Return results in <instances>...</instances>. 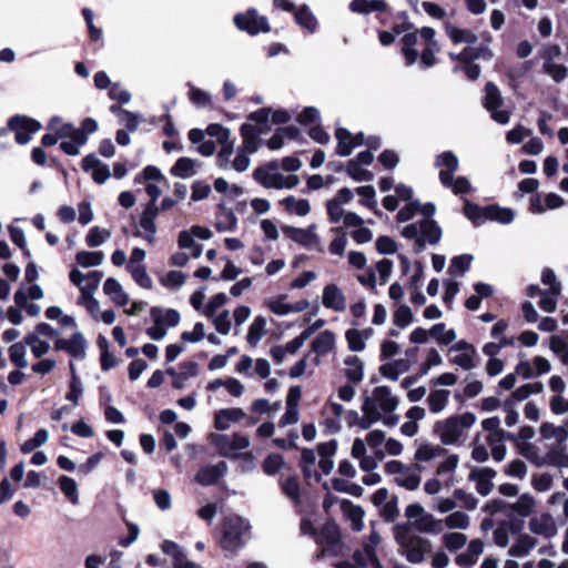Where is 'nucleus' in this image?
I'll return each instance as SVG.
<instances>
[{
    "mask_svg": "<svg viewBox=\"0 0 568 568\" xmlns=\"http://www.w3.org/2000/svg\"><path fill=\"white\" fill-rule=\"evenodd\" d=\"M245 416L246 414L242 408H223L215 413L214 426L217 430H226L232 423H239Z\"/></svg>",
    "mask_w": 568,
    "mask_h": 568,
    "instance_id": "nucleus-29",
    "label": "nucleus"
},
{
    "mask_svg": "<svg viewBox=\"0 0 568 568\" xmlns=\"http://www.w3.org/2000/svg\"><path fill=\"white\" fill-rule=\"evenodd\" d=\"M345 339L351 352L358 353L366 348V341L359 333V329L356 328V326L345 332Z\"/></svg>",
    "mask_w": 568,
    "mask_h": 568,
    "instance_id": "nucleus-61",
    "label": "nucleus"
},
{
    "mask_svg": "<svg viewBox=\"0 0 568 568\" xmlns=\"http://www.w3.org/2000/svg\"><path fill=\"white\" fill-rule=\"evenodd\" d=\"M335 334L326 329L314 338L311 347L318 356H324L335 348Z\"/></svg>",
    "mask_w": 568,
    "mask_h": 568,
    "instance_id": "nucleus-43",
    "label": "nucleus"
},
{
    "mask_svg": "<svg viewBox=\"0 0 568 568\" xmlns=\"http://www.w3.org/2000/svg\"><path fill=\"white\" fill-rule=\"evenodd\" d=\"M495 477L496 471L489 467L475 468L469 474V479L475 481L476 491L480 496H488L491 493Z\"/></svg>",
    "mask_w": 568,
    "mask_h": 568,
    "instance_id": "nucleus-22",
    "label": "nucleus"
},
{
    "mask_svg": "<svg viewBox=\"0 0 568 568\" xmlns=\"http://www.w3.org/2000/svg\"><path fill=\"white\" fill-rule=\"evenodd\" d=\"M255 180L267 189H293L300 184L297 175H283L280 172L267 173L266 171H254Z\"/></svg>",
    "mask_w": 568,
    "mask_h": 568,
    "instance_id": "nucleus-14",
    "label": "nucleus"
},
{
    "mask_svg": "<svg viewBox=\"0 0 568 568\" xmlns=\"http://www.w3.org/2000/svg\"><path fill=\"white\" fill-rule=\"evenodd\" d=\"M393 532L398 552L410 564H422L432 550L430 540L417 534L408 524L396 525Z\"/></svg>",
    "mask_w": 568,
    "mask_h": 568,
    "instance_id": "nucleus-2",
    "label": "nucleus"
},
{
    "mask_svg": "<svg viewBox=\"0 0 568 568\" xmlns=\"http://www.w3.org/2000/svg\"><path fill=\"white\" fill-rule=\"evenodd\" d=\"M422 232L419 242L436 244L442 239V229L433 220L424 219L420 221Z\"/></svg>",
    "mask_w": 568,
    "mask_h": 568,
    "instance_id": "nucleus-48",
    "label": "nucleus"
},
{
    "mask_svg": "<svg viewBox=\"0 0 568 568\" xmlns=\"http://www.w3.org/2000/svg\"><path fill=\"white\" fill-rule=\"evenodd\" d=\"M283 233L290 240L298 243L303 246H317L320 244V237L316 234V225L312 224L306 229H298L290 225L282 227Z\"/></svg>",
    "mask_w": 568,
    "mask_h": 568,
    "instance_id": "nucleus-17",
    "label": "nucleus"
},
{
    "mask_svg": "<svg viewBox=\"0 0 568 568\" xmlns=\"http://www.w3.org/2000/svg\"><path fill=\"white\" fill-rule=\"evenodd\" d=\"M559 294L560 285H554L548 291L542 292L539 301V307L547 313L555 312Z\"/></svg>",
    "mask_w": 568,
    "mask_h": 568,
    "instance_id": "nucleus-56",
    "label": "nucleus"
},
{
    "mask_svg": "<svg viewBox=\"0 0 568 568\" xmlns=\"http://www.w3.org/2000/svg\"><path fill=\"white\" fill-rule=\"evenodd\" d=\"M449 395H450L449 390H446V389H437V388L432 389L427 397V404H428L429 410L433 414L442 413L448 404Z\"/></svg>",
    "mask_w": 568,
    "mask_h": 568,
    "instance_id": "nucleus-47",
    "label": "nucleus"
},
{
    "mask_svg": "<svg viewBox=\"0 0 568 568\" xmlns=\"http://www.w3.org/2000/svg\"><path fill=\"white\" fill-rule=\"evenodd\" d=\"M59 487L63 495L68 498V500L72 505H77L79 503V493H78V484L77 481L68 476H61L58 479Z\"/></svg>",
    "mask_w": 568,
    "mask_h": 568,
    "instance_id": "nucleus-55",
    "label": "nucleus"
},
{
    "mask_svg": "<svg viewBox=\"0 0 568 568\" xmlns=\"http://www.w3.org/2000/svg\"><path fill=\"white\" fill-rule=\"evenodd\" d=\"M341 509L343 510L346 518L351 521L352 528L356 531H361L364 527V510L359 506H355L347 499L341 500Z\"/></svg>",
    "mask_w": 568,
    "mask_h": 568,
    "instance_id": "nucleus-42",
    "label": "nucleus"
},
{
    "mask_svg": "<svg viewBox=\"0 0 568 568\" xmlns=\"http://www.w3.org/2000/svg\"><path fill=\"white\" fill-rule=\"evenodd\" d=\"M49 439V432L44 428L39 429L34 436L28 440H26L21 446L20 450L23 454H29L36 448L44 445Z\"/></svg>",
    "mask_w": 568,
    "mask_h": 568,
    "instance_id": "nucleus-64",
    "label": "nucleus"
},
{
    "mask_svg": "<svg viewBox=\"0 0 568 568\" xmlns=\"http://www.w3.org/2000/svg\"><path fill=\"white\" fill-rule=\"evenodd\" d=\"M337 140L336 152L341 156H348L353 150L365 143L364 134H352L348 130L339 128L335 133Z\"/></svg>",
    "mask_w": 568,
    "mask_h": 568,
    "instance_id": "nucleus-19",
    "label": "nucleus"
},
{
    "mask_svg": "<svg viewBox=\"0 0 568 568\" xmlns=\"http://www.w3.org/2000/svg\"><path fill=\"white\" fill-rule=\"evenodd\" d=\"M385 471L393 476L394 481L407 490H416L422 481V466L418 464L406 465L399 460H389L384 466Z\"/></svg>",
    "mask_w": 568,
    "mask_h": 568,
    "instance_id": "nucleus-5",
    "label": "nucleus"
},
{
    "mask_svg": "<svg viewBox=\"0 0 568 568\" xmlns=\"http://www.w3.org/2000/svg\"><path fill=\"white\" fill-rule=\"evenodd\" d=\"M75 261L84 268L99 266L104 261V253L101 251H80L75 255Z\"/></svg>",
    "mask_w": 568,
    "mask_h": 568,
    "instance_id": "nucleus-53",
    "label": "nucleus"
},
{
    "mask_svg": "<svg viewBox=\"0 0 568 568\" xmlns=\"http://www.w3.org/2000/svg\"><path fill=\"white\" fill-rule=\"evenodd\" d=\"M538 540L530 534H519L515 542L508 549V556L523 558L528 556L537 546Z\"/></svg>",
    "mask_w": 568,
    "mask_h": 568,
    "instance_id": "nucleus-30",
    "label": "nucleus"
},
{
    "mask_svg": "<svg viewBox=\"0 0 568 568\" xmlns=\"http://www.w3.org/2000/svg\"><path fill=\"white\" fill-rule=\"evenodd\" d=\"M160 209L153 204H146L140 215L139 222L134 225L133 235L153 244L156 240L158 226L155 220Z\"/></svg>",
    "mask_w": 568,
    "mask_h": 568,
    "instance_id": "nucleus-10",
    "label": "nucleus"
},
{
    "mask_svg": "<svg viewBox=\"0 0 568 568\" xmlns=\"http://www.w3.org/2000/svg\"><path fill=\"white\" fill-rule=\"evenodd\" d=\"M429 336L433 337L438 345L447 346L457 338V333L454 328H446L445 323L434 324L429 328Z\"/></svg>",
    "mask_w": 568,
    "mask_h": 568,
    "instance_id": "nucleus-45",
    "label": "nucleus"
},
{
    "mask_svg": "<svg viewBox=\"0 0 568 568\" xmlns=\"http://www.w3.org/2000/svg\"><path fill=\"white\" fill-rule=\"evenodd\" d=\"M539 433L544 439H555L558 444H564L568 439V430L566 427L552 423L541 424Z\"/></svg>",
    "mask_w": 568,
    "mask_h": 568,
    "instance_id": "nucleus-49",
    "label": "nucleus"
},
{
    "mask_svg": "<svg viewBox=\"0 0 568 568\" xmlns=\"http://www.w3.org/2000/svg\"><path fill=\"white\" fill-rule=\"evenodd\" d=\"M111 237V232L100 226H93L89 230L85 242L89 247H98Z\"/></svg>",
    "mask_w": 568,
    "mask_h": 568,
    "instance_id": "nucleus-58",
    "label": "nucleus"
},
{
    "mask_svg": "<svg viewBox=\"0 0 568 568\" xmlns=\"http://www.w3.org/2000/svg\"><path fill=\"white\" fill-rule=\"evenodd\" d=\"M87 280L83 283V287H81V294L79 296H92L95 294L102 277L103 273L101 271H92L85 274Z\"/></svg>",
    "mask_w": 568,
    "mask_h": 568,
    "instance_id": "nucleus-60",
    "label": "nucleus"
},
{
    "mask_svg": "<svg viewBox=\"0 0 568 568\" xmlns=\"http://www.w3.org/2000/svg\"><path fill=\"white\" fill-rule=\"evenodd\" d=\"M251 526L246 519L237 515L224 518L222 527L221 547L226 551L241 549L250 538Z\"/></svg>",
    "mask_w": 568,
    "mask_h": 568,
    "instance_id": "nucleus-4",
    "label": "nucleus"
},
{
    "mask_svg": "<svg viewBox=\"0 0 568 568\" xmlns=\"http://www.w3.org/2000/svg\"><path fill=\"white\" fill-rule=\"evenodd\" d=\"M434 165L439 169V181L442 184H449L452 176L458 170L459 160L450 151L438 154L435 159Z\"/></svg>",
    "mask_w": 568,
    "mask_h": 568,
    "instance_id": "nucleus-18",
    "label": "nucleus"
},
{
    "mask_svg": "<svg viewBox=\"0 0 568 568\" xmlns=\"http://www.w3.org/2000/svg\"><path fill=\"white\" fill-rule=\"evenodd\" d=\"M559 53V47H554L548 51L542 64V71L557 83L564 81L568 75V69L565 65L557 64L552 61V55H558Z\"/></svg>",
    "mask_w": 568,
    "mask_h": 568,
    "instance_id": "nucleus-28",
    "label": "nucleus"
},
{
    "mask_svg": "<svg viewBox=\"0 0 568 568\" xmlns=\"http://www.w3.org/2000/svg\"><path fill=\"white\" fill-rule=\"evenodd\" d=\"M520 530V525L511 520H500L493 530V541L499 548L508 547L510 536Z\"/></svg>",
    "mask_w": 568,
    "mask_h": 568,
    "instance_id": "nucleus-24",
    "label": "nucleus"
},
{
    "mask_svg": "<svg viewBox=\"0 0 568 568\" xmlns=\"http://www.w3.org/2000/svg\"><path fill=\"white\" fill-rule=\"evenodd\" d=\"M26 346L27 345L23 341L20 343H14L9 347L10 359L19 368H26L28 366Z\"/></svg>",
    "mask_w": 568,
    "mask_h": 568,
    "instance_id": "nucleus-63",
    "label": "nucleus"
},
{
    "mask_svg": "<svg viewBox=\"0 0 568 568\" xmlns=\"http://www.w3.org/2000/svg\"><path fill=\"white\" fill-rule=\"evenodd\" d=\"M454 355L449 357V363L455 365L464 371H471L477 366V353H453Z\"/></svg>",
    "mask_w": 568,
    "mask_h": 568,
    "instance_id": "nucleus-57",
    "label": "nucleus"
},
{
    "mask_svg": "<svg viewBox=\"0 0 568 568\" xmlns=\"http://www.w3.org/2000/svg\"><path fill=\"white\" fill-rule=\"evenodd\" d=\"M475 423V414L466 412L435 423L433 430L443 445L452 446L458 444Z\"/></svg>",
    "mask_w": 568,
    "mask_h": 568,
    "instance_id": "nucleus-3",
    "label": "nucleus"
},
{
    "mask_svg": "<svg viewBox=\"0 0 568 568\" xmlns=\"http://www.w3.org/2000/svg\"><path fill=\"white\" fill-rule=\"evenodd\" d=\"M415 526L419 532L428 535H443L445 531L443 518L438 519L432 514L423 515L422 518L415 521Z\"/></svg>",
    "mask_w": 568,
    "mask_h": 568,
    "instance_id": "nucleus-41",
    "label": "nucleus"
},
{
    "mask_svg": "<svg viewBox=\"0 0 568 568\" xmlns=\"http://www.w3.org/2000/svg\"><path fill=\"white\" fill-rule=\"evenodd\" d=\"M468 537L462 531H444L440 537L443 548L452 554L458 552L467 545Z\"/></svg>",
    "mask_w": 568,
    "mask_h": 568,
    "instance_id": "nucleus-37",
    "label": "nucleus"
},
{
    "mask_svg": "<svg viewBox=\"0 0 568 568\" xmlns=\"http://www.w3.org/2000/svg\"><path fill=\"white\" fill-rule=\"evenodd\" d=\"M263 133V129H260L251 123H244L241 126V135L243 143L240 149L246 150L254 153L258 150L260 135Z\"/></svg>",
    "mask_w": 568,
    "mask_h": 568,
    "instance_id": "nucleus-35",
    "label": "nucleus"
},
{
    "mask_svg": "<svg viewBox=\"0 0 568 568\" xmlns=\"http://www.w3.org/2000/svg\"><path fill=\"white\" fill-rule=\"evenodd\" d=\"M410 368V362L405 358L394 359L384 363L379 367V373L383 377L390 379V381H397L398 377L408 372Z\"/></svg>",
    "mask_w": 568,
    "mask_h": 568,
    "instance_id": "nucleus-38",
    "label": "nucleus"
},
{
    "mask_svg": "<svg viewBox=\"0 0 568 568\" xmlns=\"http://www.w3.org/2000/svg\"><path fill=\"white\" fill-rule=\"evenodd\" d=\"M103 293L109 296L116 306L123 307L130 302L129 294L124 291L121 283L113 277L105 280L103 284Z\"/></svg>",
    "mask_w": 568,
    "mask_h": 568,
    "instance_id": "nucleus-31",
    "label": "nucleus"
},
{
    "mask_svg": "<svg viewBox=\"0 0 568 568\" xmlns=\"http://www.w3.org/2000/svg\"><path fill=\"white\" fill-rule=\"evenodd\" d=\"M266 334V320L263 316H256L251 323L246 341L251 346H256Z\"/></svg>",
    "mask_w": 568,
    "mask_h": 568,
    "instance_id": "nucleus-52",
    "label": "nucleus"
},
{
    "mask_svg": "<svg viewBox=\"0 0 568 568\" xmlns=\"http://www.w3.org/2000/svg\"><path fill=\"white\" fill-rule=\"evenodd\" d=\"M470 516L463 510H454L443 518L445 529L449 531H464L470 527Z\"/></svg>",
    "mask_w": 568,
    "mask_h": 568,
    "instance_id": "nucleus-39",
    "label": "nucleus"
},
{
    "mask_svg": "<svg viewBox=\"0 0 568 568\" xmlns=\"http://www.w3.org/2000/svg\"><path fill=\"white\" fill-rule=\"evenodd\" d=\"M536 508V499L529 493L521 494L517 500L514 503L507 504V509H509L513 514L527 518L532 515Z\"/></svg>",
    "mask_w": 568,
    "mask_h": 568,
    "instance_id": "nucleus-34",
    "label": "nucleus"
},
{
    "mask_svg": "<svg viewBox=\"0 0 568 568\" xmlns=\"http://www.w3.org/2000/svg\"><path fill=\"white\" fill-rule=\"evenodd\" d=\"M484 548L485 544L479 538L467 541L466 549L455 557V564L462 568H471L484 552Z\"/></svg>",
    "mask_w": 568,
    "mask_h": 568,
    "instance_id": "nucleus-21",
    "label": "nucleus"
},
{
    "mask_svg": "<svg viewBox=\"0 0 568 568\" xmlns=\"http://www.w3.org/2000/svg\"><path fill=\"white\" fill-rule=\"evenodd\" d=\"M227 470V465L225 462H220L215 465H207L201 468L195 479L197 483L202 485H212L215 484Z\"/></svg>",
    "mask_w": 568,
    "mask_h": 568,
    "instance_id": "nucleus-32",
    "label": "nucleus"
},
{
    "mask_svg": "<svg viewBox=\"0 0 568 568\" xmlns=\"http://www.w3.org/2000/svg\"><path fill=\"white\" fill-rule=\"evenodd\" d=\"M280 204L286 212L298 216H305L311 211L310 202L305 199H296L293 195L286 196L281 200Z\"/></svg>",
    "mask_w": 568,
    "mask_h": 568,
    "instance_id": "nucleus-46",
    "label": "nucleus"
},
{
    "mask_svg": "<svg viewBox=\"0 0 568 568\" xmlns=\"http://www.w3.org/2000/svg\"><path fill=\"white\" fill-rule=\"evenodd\" d=\"M398 403V398L393 395L389 387L377 386L373 389L372 394L365 398L363 404H365L367 410L373 412V414L388 415L397 409Z\"/></svg>",
    "mask_w": 568,
    "mask_h": 568,
    "instance_id": "nucleus-9",
    "label": "nucleus"
},
{
    "mask_svg": "<svg viewBox=\"0 0 568 568\" xmlns=\"http://www.w3.org/2000/svg\"><path fill=\"white\" fill-rule=\"evenodd\" d=\"M53 348L57 352L63 351L74 359H84L88 349V342L81 332L73 333L69 338L58 337Z\"/></svg>",
    "mask_w": 568,
    "mask_h": 568,
    "instance_id": "nucleus-11",
    "label": "nucleus"
},
{
    "mask_svg": "<svg viewBox=\"0 0 568 568\" xmlns=\"http://www.w3.org/2000/svg\"><path fill=\"white\" fill-rule=\"evenodd\" d=\"M447 450L438 444H433L429 442H420L417 443L416 450L414 453V460L416 464H425L435 460L444 456Z\"/></svg>",
    "mask_w": 568,
    "mask_h": 568,
    "instance_id": "nucleus-25",
    "label": "nucleus"
},
{
    "mask_svg": "<svg viewBox=\"0 0 568 568\" xmlns=\"http://www.w3.org/2000/svg\"><path fill=\"white\" fill-rule=\"evenodd\" d=\"M352 12L367 14L375 11H384L386 3L383 0H353L349 3Z\"/></svg>",
    "mask_w": 568,
    "mask_h": 568,
    "instance_id": "nucleus-51",
    "label": "nucleus"
},
{
    "mask_svg": "<svg viewBox=\"0 0 568 568\" xmlns=\"http://www.w3.org/2000/svg\"><path fill=\"white\" fill-rule=\"evenodd\" d=\"M503 104V98L499 89L491 82L485 88V108L490 112L491 118L499 124H507L510 120V112L507 110H497Z\"/></svg>",
    "mask_w": 568,
    "mask_h": 568,
    "instance_id": "nucleus-13",
    "label": "nucleus"
},
{
    "mask_svg": "<svg viewBox=\"0 0 568 568\" xmlns=\"http://www.w3.org/2000/svg\"><path fill=\"white\" fill-rule=\"evenodd\" d=\"M513 438L514 436L510 433L505 432L504 429L495 432L493 434H488L486 442L490 447L494 460L501 462L505 459L507 452L505 442Z\"/></svg>",
    "mask_w": 568,
    "mask_h": 568,
    "instance_id": "nucleus-27",
    "label": "nucleus"
},
{
    "mask_svg": "<svg viewBox=\"0 0 568 568\" xmlns=\"http://www.w3.org/2000/svg\"><path fill=\"white\" fill-rule=\"evenodd\" d=\"M322 303L324 307L335 312H344L346 310V296L336 284H327L323 288Z\"/></svg>",
    "mask_w": 568,
    "mask_h": 568,
    "instance_id": "nucleus-23",
    "label": "nucleus"
},
{
    "mask_svg": "<svg viewBox=\"0 0 568 568\" xmlns=\"http://www.w3.org/2000/svg\"><path fill=\"white\" fill-rule=\"evenodd\" d=\"M170 173L180 179H187L196 173V162L191 158H180L171 168Z\"/></svg>",
    "mask_w": 568,
    "mask_h": 568,
    "instance_id": "nucleus-50",
    "label": "nucleus"
},
{
    "mask_svg": "<svg viewBox=\"0 0 568 568\" xmlns=\"http://www.w3.org/2000/svg\"><path fill=\"white\" fill-rule=\"evenodd\" d=\"M435 29L430 27H423L422 29L407 33L402 38V53L407 67L413 65L419 57L418 50L416 49L419 37L425 41V48L420 54L419 67L422 69H428L436 63L435 54L440 51V45L435 39Z\"/></svg>",
    "mask_w": 568,
    "mask_h": 568,
    "instance_id": "nucleus-1",
    "label": "nucleus"
},
{
    "mask_svg": "<svg viewBox=\"0 0 568 568\" xmlns=\"http://www.w3.org/2000/svg\"><path fill=\"white\" fill-rule=\"evenodd\" d=\"M445 31L453 43H467L473 45L477 43L478 37L470 30L459 29L450 23L445 24Z\"/></svg>",
    "mask_w": 568,
    "mask_h": 568,
    "instance_id": "nucleus-44",
    "label": "nucleus"
},
{
    "mask_svg": "<svg viewBox=\"0 0 568 568\" xmlns=\"http://www.w3.org/2000/svg\"><path fill=\"white\" fill-rule=\"evenodd\" d=\"M234 23L240 30L246 31L252 36L270 31L267 19L260 16L255 9H248L244 13L236 14L234 17Z\"/></svg>",
    "mask_w": 568,
    "mask_h": 568,
    "instance_id": "nucleus-12",
    "label": "nucleus"
},
{
    "mask_svg": "<svg viewBox=\"0 0 568 568\" xmlns=\"http://www.w3.org/2000/svg\"><path fill=\"white\" fill-rule=\"evenodd\" d=\"M549 348L561 361L568 365V342L559 335H552L549 339Z\"/></svg>",
    "mask_w": 568,
    "mask_h": 568,
    "instance_id": "nucleus-62",
    "label": "nucleus"
},
{
    "mask_svg": "<svg viewBox=\"0 0 568 568\" xmlns=\"http://www.w3.org/2000/svg\"><path fill=\"white\" fill-rule=\"evenodd\" d=\"M9 128L16 132V142L18 144H27L31 135L38 132L41 128V124L30 118L17 115L12 118L9 123Z\"/></svg>",
    "mask_w": 568,
    "mask_h": 568,
    "instance_id": "nucleus-15",
    "label": "nucleus"
},
{
    "mask_svg": "<svg viewBox=\"0 0 568 568\" xmlns=\"http://www.w3.org/2000/svg\"><path fill=\"white\" fill-rule=\"evenodd\" d=\"M515 213L510 209L499 207L497 205L487 206L485 209V219L499 222L501 224H509L513 222Z\"/></svg>",
    "mask_w": 568,
    "mask_h": 568,
    "instance_id": "nucleus-54",
    "label": "nucleus"
},
{
    "mask_svg": "<svg viewBox=\"0 0 568 568\" xmlns=\"http://www.w3.org/2000/svg\"><path fill=\"white\" fill-rule=\"evenodd\" d=\"M49 130L53 131L59 139H78L80 143H87V136L83 131H79L71 123H61V119L54 116L48 124Z\"/></svg>",
    "mask_w": 568,
    "mask_h": 568,
    "instance_id": "nucleus-26",
    "label": "nucleus"
},
{
    "mask_svg": "<svg viewBox=\"0 0 568 568\" xmlns=\"http://www.w3.org/2000/svg\"><path fill=\"white\" fill-rule=\"evenodd\" d=\"M286 295H281L276 297H271L265 301V305L276 315L284 316L291 313H300L305 311L310 302L306 300L298 301L296 303L290 304L285 302Z\"/></svg>",
    "mask_w": 568,
    "mask_h": 568,
    "instance_id": "nucleus-20",
    "label": "nucleus"
},
{
    "mask_svg": "<svg viewBox=\"0 0 568 568\" xmlns=\"http://www.w3.org/2000/svg\"><path fill=\"white\" fill-rule=\"evenodd\" d=\"M209 439L214 445L219 454L227 458L237 457L239 452L250 446V438L240 433H234L232 435L212 433L209 436Z\"/></svg>",
    "mask_w": 568,
    "mask_h": 568,
    "instance_id": "nucleus-8",
    "label": "nucleus"
},
{
    "mask_svg": "<svg viewBox=\"0 0 568 568\" xmlns=\"http://www.w3.org/2000/svg\"><path fill=\"white\" fill-rule=\"evenodd\" d=\"M344 375L352 383H361L364 379V362L356 355H347L344 358Z\"/></svg>",
    "mask_w": 568,
    "mask_h": 568,
    "instance_id": "nucleus-36",
    "label": "nucleus"
},
{
    "mask_svg": "<svg viewBox=\"0 0 568 568\" xmlns=\"http://www.w3.org/2000/svg\"><path fill=\"white\" fill-rule=\"evenodd\" d=\"M528 529L530 534L545 539L554 538L558 531L555 518L549 513H541L530 517Z\"/></svg>",
    "mask_w": 568,
    "mask_h": 568,
    "instance_id": "nucleus-16",
    "label": "nucleus"
},
{
    "mask_svg": "<svg viewBox=\"0 0 568 568\" xmlns=\"http://www.w3.org/2000/svg\"><path fill=\"white\" fill-rule=\"evenodd\" d=\"M14 304L18 307H21L26 311V313L31 316L36 317L40 314L41 307L38 304L29 303L27 300V293L24 288L18 290L13 295Z\"/></svg>",
    "mask_w": 568,
    "mask_h": 568,
    "instance_id": "nucleus-59",
    "label": "nucleus"
},
{
    "mask_svg": "<svg viewBox=\"0 0 568 568\" xmlns=\"http://www.w3.org/2000/svg\"><path fill=\"white\" fill-rule=\"evenodd\" d=\"M381 541V535L373 530L364 542L363 549L354 552L355 565L348 561H341L335 565L336 568H383L376 555V547Z\"/></svg>",
    "mask_w": 568,
    "mask_h": 568,
    "instance_id": "nucleus-6",
    "label": "nucleus"
},
{
    "mask_svg": "<svg viewBox=\"0 0 568 568\" xmlns=\"http://www.w3.org/2000/svg\"><path fill=\"white\" fill-rule=\"evenodd\" d=\"M59 332L48 323H39L32 332L24 336V344L30 347L36 358L47 355L51 348L50 341L58 337Z\"/></svg>",
    "mask_w": 568,
    "mask_h": 568,
    "instance_id": "nucleus-7",
    "label": "nucleus"
},
{
    "mask_svg": "<svg viewBox=\"0 0 568 568\" xmlns=\"http://www.w3.org/2000/svg\"><path fill=\"white\" fill-rule=\"evenodd\" d=\"M459 464V457L456 454H449L447 455L437 466L436 468V475L438 477H442L444 480V484L447 487H450L454 485V476L455 471Z\"/></svg>",
    "mask_w": 568,
    "mask_h": 568,
    "instance_id": "nucleus-33",
    "label": "nucleus"
},
{
    "mask_svg": "<svg viewBox=\"0 0 568 568\" xmlns=\"http://www.w3.org/2000/svg\"><path fill=\"white\" fill-rule=\"evenodd\" d=\"M150 315L155 324H162L166 329L169 327H175L181 320L180 313L173 308L163 310L160 307H152Z\"/></svg>",
    "mask_w": 568,
    "mask_h": 568,
    "instance_id": "nucleus-40",
    "label": "nucleus"
}]
</instances>
